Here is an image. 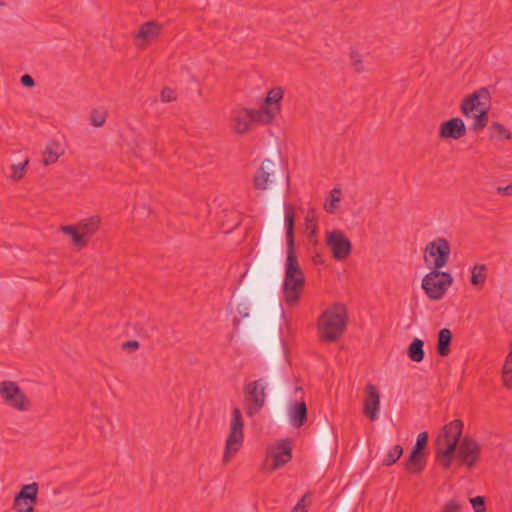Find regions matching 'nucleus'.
Segmentation results:
<instances>
[{
	"label": "nucleus",
	"mask_w": 512,
	"mask_h": 512,
	"mask_svg": "<svg viewBox=\"0 0 512 512\" xmlns=\"http://www.w3.org/2000/svg\"><path fill=\"white\" fill-rule=\"evenodd\" d=\"M91 124L95 127H101L106 121V113L99 110H93L90 114Z\"/></svg>",
	"instance_id": "nucleus-35"
},
{
	"label": "nucleus",
	"mask_w": 512,
	"mask_h": 512,
	"mask_svg": "<svg viewBox=\"0 0 512 512\" xmlns=\"http://www.w3.org/2000/svg\"><path fill=\"white\" fill-rule=\"evenodd\" d=\"M161 29L162 25L155 21H148L142 24L136 35L137 45L142 46L155 40L159 36Z\"/></svg>",
	"instance_id": "nucleus-18"
},
{
	"label": "nucleus",
	"mask_w": 512,
	"mask_h": 512,
	"mask_svg": "<svg viewBox=\"0 0 512 512\" xmlns=\"http://www.w3.org/2000/svg\"><path fill=\"white\" fill-rule=\"evenodd\" d=\"M306 498L307 496L304 495L294 506L292 509V512H306Z\"/></svg>",
	"instance_id": "nucleus-41"
},
{
	"label": "nucleus",
	"mask_w": 512,
	"mask_h": 512,
	"mask_svg": "<svg viewBox=\"0 0 512 512\" xmlns=\"http://www.w3.org/2000/svg\"><path fill=\"white\" fill-rule=\"evenodd\" d=\"M4 6V3L0 1V7Z\"/></svg>",
	"instance_id": "nucleus-46"
},
{
	"label": "nucleus",
	"mask_w": 512,
	"mask_h": 512,
	"mask_svg": "<svg viewBox=\"0 0 512 512\" xmlns=\"http://www.w3.org/2000/svg\"><path fill=\"white\" fill-rule=\"evenodd\" d=\"M487 267L484 264H475L471 269L470 282L474 287L482 288L487 278Z\"/></svg>",
	"instance_id": "nucleus-26"
},
{
	"label": "nucleus",
	"mask_w": 512,
	"mask_h": 512,
	"mask_svg": "<svg viewBox=\"0 0 512 512\" xmlns=\"http://www.w3.org/2000/svg\"><path fill=\"white\" fill-rule=\"evenodd\" d=\"M289 420L292 426L299 428L307 421V406L304 401L294 402L288 410Z\"/></svg>",
	"instance_id": "nucleus-19"
},
{
	"label": "nucleus",
	"mask_w": 512,
	"mask_h": 512,
	"mask_svg": "<svg viewBox=\"0 0 512 512\" xmlns=\"http://www.w3.org/2000/svg\"><path fill=\"white\" fill-rule=\"evenodd\" d=\"M497 192L505 196H512V185L506 187H498Z\"/></svg>",
	"instance_id": "nucleus-44"
},
{
	"label": "nucleus",
	"mask_w": 512,
	"mask_h": 512,
	"mask_svg": "<svg viewBox=\"0 0 512 512\" xmlns=\"http://www.w3.org/2000/svg\"><path fill=\"white\" fill-rule=\"evenodd\" d=\"M64 154V150L61 145L55 141L51 140L47 143L45 147V151L43 153V163L44 165H50L55 163L62 155Z\"/></svg>",
	"instance_id": "nucleus-22"
},
{
	"label": "nucleus",
	"mask_w": 512,
	"mask_h": 512,
	"mask_svg": "<svg viewBox=\"0 0 512 512\" xmlns=\"http://www.w3.org/2000/svg\"><path fill=\"white\" fill-rule=\"evenodd\" d=\"M28 163H29V160L25 159L23 162L11 165V174L9 175V177L13 181L21 180L25 175L26 167H27Z\"/></svg>",
	"instance_id": "nucleus-32"
},
{
	"label": "nucleus",
	"mask_w": 512,
	"mask_h": 512,
	"mask_svg": "<svg viewBox=\"0 0 512 512\" xmlns=\"http://www.w3.org/2000/svg\"><path fill=\"white\" fill-rule=\"evenodd\" d=\"M450 253L449 241L446 238L438 237L426 245L424 260L427 264L432 265L433 269L440 270L447 264Z\"/></svg>",
	"instance_id": "nucleus-8"
},
{
	"label": "nucleus",
	"mask_w": 512,
	"mask_h": 512,
	"mask_svg": "<svg viewBox=\"0 0 512 512\" xmlns=\"http://www.w3.org/2000/svg\"><path fill=\"white\" fill-rule=\"evenodd\" d=\"M286 223L287 258L285 262L284 280L282 284L283 300L288 307L299 303L305 286V275L295 255V210L293 205L284 206Z\"/></svg>",
	"instance_id": "nucleus-1"
},
{
	"label": "nucleus",
	"mask_w": 512,
	"mask_h": 512,
	"mask_svg": "<svg viewBox=\"0 0 512 512\" xmlns=\"http://www.w3.org/2000/svg\"><path fill=\"white\" fill-rule=\"evenodd\" d=\"M283 98V90L280 87H275L269 90L265 101L268 104L274 105H280V100Z\"/></svg>",
	"instance_id": "nucleus-33"
},
{
	"label": "nucleus",
	"mask_w": 512,
	"mask_h": 512,
	"mask_svg": "<svg viewBox=\"0 0 512 512\" xmlns=\"http://www.w3.org/2000/svg\"><path fill=\"white\" fill-rule=\"evenodd\" d=\"M305 226L306 230L310 231L311 234L316 233L317 225H316V215L314 209L308 210L305 217Z\"/></svg>",
	"instance_id": "nucleus-34"
},
{
	"label": "nucleus",
	"mask_w": 512,
	"mask_h": 512,
	"mask_svg": "<svg viewBox=\"0 0 512 512\" xmlns=\"http://www.w3.org/2000/svg\"><path fill=\"white\" fill-rule=\"evenodd\" d=\"M0 395L7 405L16 410L27 411L30 409V401L13 381L0 383Z\"/></svg>",
	"instance_id": "nucleus-10"
},
{
	"label": "nucleus",
	"mask_w": 512,
	"mask_h": 512,
	"mask_svg": "<svg viewBox=\"0 0 512 512\" xmlns=\"http://www.w3.org/2000/svg\"><path fill=\"white\" fill-rule=\"evenodd\" d=\"M280 112V105L268 104L266 101L261 105L259 110H254L256 122L269 124Z\"/></svg>",
	"instance_id": "nucleus-21"
},
{
	"label": "nucleus",
	"mask_w": 512,
	"mask_h": 512,
	"mask_svg": "<svg viewBox=\"0 0 512 512\" xmlns=\"http://www.w3.org/2000/svg\"><path fill=\"white\" fill-rule=\"evenodd\" d=\"M452 341V333L449 329L443 328L438 333L437 352L440 356H447L450 353V345Z\"/></svg>",
	"instance_id": "nucleus-24"
},
{
	"label": "nucleus",
	"mask_w": 512,
	"mask_h": 512,
	"mask_svg": "<svg viewBox=\"0 0 512 512\" xmlns=\"http://www.w3.org/2000/svg\"><path fill=\"white\" fill-rule=\"evenodd\" d=\"M350 58L354 70L357 73L362 72L364 70V66L360 54L356 51H352L350 54Z\"/></svg>",
	"instance_id": "nucleus-37"
},
{
	"label": "nucleus",
	"mask_w": 512,
	"mask_h": 512,
	"mask_svg": "<svg viewBox=\"0 0 512 512\" xmlns=\"http://www.w3.org/2000/svg\"><path fill=\"white\" fill-rule=\"evenodd\" d=\"M60 230L71 237L72 244L78 248L82 249L86 247V242L84 241L83 237L80 234V231L77 227V225H62L60 227Z\"/></svg>",
	"instance_id": "nucleus-25"
},
{
	"label": "nucleus",
	"mask_w": 512,
	"mask_h": 512,
	"mask_svg": "<svg viewBox=\"0 0 512 512\" xmlns=\"http://www.w3.org/2000/svg\"><path fill=\"white\" fill-rule=\"evenodd\" d=\"M39 486L36 482L22 486L14 498L13 508L18 512H33L37 503Z\"/></svg>",
	"instance_id": "nucleus-13"
},
{
	"label": "nucleus",
	"mask_w": 512,
	"mask_h": 512,
	"mask_svg": "<svg viewBox=\"0 0 512 512\" xmlns=\"http://www.w3.org/2000/svg\"><path fill=\"white\" fill-rule=\"evenodd\" d=\"M492 137H496L498 139H510L511 133L509 130L502 124L498 122H493L489 127Z\"/></svg>",
	"instance_id": "nucleus-31"
},
{
	"label": "nucleus",
	"mask_w": 512,
	"mask_h": 512,
	"mask_svg": "<svg viewBox=\"0 0 512 512\" xmlns=\"http://www.w3.org/2000/svg\"><path fill=\"white\" fill-rule=\"evenodd\" d=\"M426 464L425 456L423 453L411 451L405 463V469L411 474H419L423 471Z\"/></svg>",
	"instance_id": "nucleus-23"
},
{
	"label": "nucleus",
	"mask_w": 512,
	"mask_h": 512,
	"mask_svg": "<svg viewBox=\"0 0 512 512\" xmlns=\"http://www.w3.org/2000/svg\"><path fill=\"white\" fill-rule=\"evenodd\" d=\"M379 409L380 393L375 385L368 383L365 387L363 413L370 421H375L379 417Z\"/></svg>",
	"instance_id": "nucleus-14"
},
{
	"label": "nucleus",
	"mask_w": 512,
	"mask_h": 512,
	"mask_svg": "<svg viewBox=\"0 0 512 512\" xmlns=\"http://www.w3.org/2000/svg\"><path fill=\"white\" fill-rule=\"evenodd\" d=\"M347 327V312L344 305L335 303L324 310L317 321L320 339L326 342L338 341Z\"/></svg>",
	"instance_id": "nucleus-2"
},
{
	"label": "nucleus",
	"mask_w": 512,
	"mask_h": 512,
	"mask_svg": "<svg viewBox=\"0 0 512 512\" xmlns=\"http://www.w3.org/2000/svg\"><path fill=\"white\" fill-rule=\"evenodd\" d=\"M472 507L475 512H486L485 499L482 496H477L470 499Z\"/></svg>",
	"instance_id": "nucleus-39"
},
{
	"label": "nucleus",
	"mask_w": 512,
	"mask_h": 512,
	"mask_svg": "<svg viewBox=\"0 0 512 512\" xmlns=\"http://www.w3.org/2000/svg\"><path fill=\"white\" fill-rule=\"evenodd\" d=\"M136 146H137L138 150L141 151L139 143H136Z\"/></svg>",
	"instance_id": "nucleus-45"
},
{
	"label": "nucleus",
	"mask_w": 512,
	"mask_h": 512,
	"mask_svg": "<svg viewBox=\"0 0 512 512\" xmlns=\"http://www.w3.org/2000/svg\"><path fill=\"white\" fill-rule=\"evenodd\" d=\"M267 386L268 382L264 378L251 381L244 386L243 406L248 417H254L264 408L267 397Z\"/></svg>",
	"instance_id": "nucleus-5"
},
{
	"label": "nucleus",
	"mask_w": 512,
	"mask_h": 512,
	"mask_svg": "<svg viewBox=\"0 0 512 512\" xmlns=\"http://www.w3.org/2000/svg\"><path fill=\"white\" fill-rule=\"evenodd\" d=\"M20 82L25 87H33L35 85V81L32 76L25 74L21 77Z\"/></svg>",
	"instance_id": "nucleus-42"
},
{
	"label": "nucleus",
	"mask_w": 512,
	"mask_h": 512,
	"mask_svg": "<svg viewBox=\"0 0 512 512\" xmlns=\"http://www.w3.org/2000/svg\"><path fill=\"white\" fill-rule=\"evenodd\" d=\"M253 122H256V117L252 109L238 108L231 113V126L237 134L248 132Z\"/></svg>",
	"instance_id": "nucleus-15"
},
{
	"label": "nucleus",
	"mask_w": 512,
	"mask_h": 512,
	"mask_svg": "<svg viewBox=\"0 0 512 512\" xmlns=\"http://www.w3.org/2000/svg\"><path fill=\"white\" fill-rule=\"evenodd\" d=\"M160 98L162 102H172L176 100L177 96L173 89L165 87L161 91Z\"/></svg>",
	"instance_id": "nucleus-40"
},
{
	"label": "nucleus",
	"mask_w": 512,
	"mask_h": 512,
	"mask_svg": "<svg viewBox=\"0 0 512 512\" xmlns=\"http://www.w3.org/2000/svg\"><path fill=\"white\" fill-rule=\"evenodd\" d=\"M291 450V443L288 440H282L272 446L268 451L265 468L274 471L288 463L292 458Z\"/></svg>",
	"instance_id": "nucleus-12"
},
{
	"label": "nucleus",
	"mask_w": 512,
	"mask_h": 512,
	"mask_svg": "<svg viewBox=\"0 0 512 512\" xmlns=\"http://www.w3.org/2000/svg\"><path fill=\"white\" fill-rule=\"evenodd\" d=\"M480 446L471 438H464L459 444L458 457L463 464L471 468L478 460Z\"/></svg>",
	"instance_id": "nucleus-17"
},
{
	"label": "nucleus",
	"mask_w": 512,
	"mask_h": 512,
	"mask_svg": "<svg viewBox=\"0 0 512 512\" xmlns=\"http://www.w3.org/2000/svg\"><path fill=\"white\" fill-rule=\"evenodd\" d=\"M453 283L448 272L433 269L422 279V288L431 300H440Z\"/></svg>",
	"instance_id": "nucleus-7"
},
{
	"label": "nucleus",
	"mask_w": 512,
	"mask_h": 512,
	"mask_svg": "<svg viewBox=\"0 0 512 512\" xmlns=\"http://www.w3.org/2000/svg\"><path fill=\"white\" fill-rule=\"evenodd\" d=\"M99 226L100 218L98 216H91L78 222L77 227L86 242V246L89 240L97 233Z\"/></svg>",
	"instance_id": "nucleus-20"
},
{
	"label": "nucleus",
	"mask_w": 512,
	"mask_h": 512,
	"mask_svg": "<svg viewBox=\"0 0 512 512\" xmlns=\"http://www.w3.org/2000/svg\"><path fill=\"white\" fill-rule=\"evenodd\" d=\"M490 92L486 87L473 92L463 99L461 112L468 119H473L472 130L480 131L488 124V104Z\"/></svg>",
	"instance_id": "nucleus-3"
},
{
	"label": "nucleus",
	"mask_w": 512,
	"mask_h": 512,
	"mask_svg": "<svg viewBox=\"0 0 512 512\" xmlns=\"http://www.w3.org/2000/svg\"><path fill=\"white\" fill-rule=\"evenodd\" d=\"M122 347L124 350L134 351L139 348V342L136 340L127 341L122 344Z\"/></svg>",
	"instance_id": "nucleus-43"
},
{
	"label": "nucleus",
	"mask_w": 512,
	"mask_h": 512,
	"mask_svg": "<svg viewBox=\"0 0 512 512\" xmlns=\"http://www.w3.org/2000/svg\"><path fill=\"white\" fill-rule=\"evenodd\" d=\"M463 422L453 420L446 424L435 441L436 457L440 464L448 469L462 434Z\"/></svg>",
	"instance_id": "nucleus-4"
},
{
	"label": "nucleus",
	"mask_w": 512,
	"mask_h": 512,
	"mask_svg": "<svg viewBox=\"0 0 512 512\" xmlns=\"http://www.w3.org/2000/svg\"><path fill=\"white\" fill-rule=\"evenodd\" d=\"M326 245L331 250L333 258L337 261L347 259L352 252V243L341 230L327 232Z\"/></svg>",
	"instance_id": "nucleus-11"
},
{
	"label": "nucleus",
	"mask_w": 512,
	"mask_h": 512,
	"mask_svg": "<svg viewBox=\"0 0 512 512\" xmlns=\"http://www.w3.org/2000/svg\"><path fill=\"white\" fill-rule=\"evenodd\" d=\"M466 127L463 120L459 117L444 121L439 127V137L441 139L458 140L466 135Z\"/></svg>",
	"instance_id": "nucleus-16"
},
{
	"label": "nucleus",
	"mask_w": 512,
	"mask_h": 512,
	"mask_svg": "<svg viewBox=\"0 0 512 512\" xmlns=\"http://www.w3.org/2000/svg\"><path fill=\"white\" fill-rule=\"evenodd\" d=\"M427 441H428L427 432H421L417 437L416 443H415L412 451L417 452V453H422V450H424L425 447L427 446Z\"/></svg>",
	"instance_id": "nucleus-36"
},
{
	"label": "nucleus",
	"mask_w": 512,
	"mask_h": 512,
	"mask_svg": "<svg viewBox=\"0 0 512 512\" xmlns=\"http://www.w3.org/2000/svg\"><path fill=\"white\" fill-rule=\"evenodd\" d=\"M463 507V504L457 499L449 500L442 508V512H459Z\"/></svg>",
	"instance_id": "nucleus-38"
},
{
	"label": "nucleus",
	"mask_w": 512,
	"mask_h": 512,
	"mask_svg": "<svg viewBox=\"0 0 512 512\" xmlns=\"http://www.w3.org/2000/svg\"><path fill=\"white\" fill-rule=\"evenodd\" d=\"M280 167L271 160L266 159L262 162L258 174L254 178V184L257 189H267L270 184L276 180L280 181L286 189L289 187V176L284 171L281 175L277 173Z\"/></svg>",
	"instance_id": "nucleus-9"
},
{
	"label": "nucleus",
	"mask_w": 512,
	"mask_h": 512,
	"mask_svg": "<svg viewBox=\"0 0 512 512\" xmlns=\"http://www.w3.org/2000/svg\"><path fill=\"white\" fill-rule=\"evenodd\" d=\"M341 200V189L340 188H334L330 192V201L329 203H325L324 208L328 213H335V211L338 208V203Z\"/></svg>",
	"instance_id": "nucleus-30"
},
{
	"label": "nucleus",
	"mask_w": 512,
	"mask_h": 512,
	"mask_svg": "<svg viewBox=\"0 0 512 512\" xmlns=\"http://www.w3.org/2000/svg\"><path fill=\"white\" fill-rule=\"evenodd\" d=\"M244 421L241 410L235 407L232 411L230 431L226 439L223 463L227 464L230 459L241 449L244 440Z\"/></svg>",
	"instance_id": "nucleus-6"
},
{
	"label": "nucleus",
	"mask_w": 512,
	"mask_h": 512,
	"mask_svg": "<svg viewBox=\"0 0 512 512\" xmlns=\"http://www.w3.org/2000/svg\"><path fill=\"white\" fill-rule=\"evenodd\" d=\"M402 454H403L402 446L395 445L388 451V453L386 454V456L384 457V459L382 461V464L387 467L392 466L400 459Z\"/></svg>",
	"instance_id": "nucleus-28"
},
{
	"label": "nucleus",
	"mask_w": 512,
	"mask_h": 512,
	"mask_svg": "<svg viewBox=\"0 0 512 512\" xmlns=\"http://www.w3.org/2000/svg\"><path fill=\"white\" fill-rule=\"evenodd\" d=\"M502 378L505 386L512 389V348L505 360Z\"/></svg>",
	"instance_id": "nucleus-29"
},
{
	"label": "nucleus",
	"mask_w": 512,
	"mask_h": 512,
	"mask_svg": "<svg viewBox=\"0 0 512 512\" xmlns=\"http://www.w3.org/2000/svg\"><path fill=\"white\" fill-rule=\"evenodd\" d=\"M424 342L419 338H414L407 349L408 357L414 362H421L424 359Z\"/></svg>",
	"instance_id": "nucleus-27"
}]
</instances>
